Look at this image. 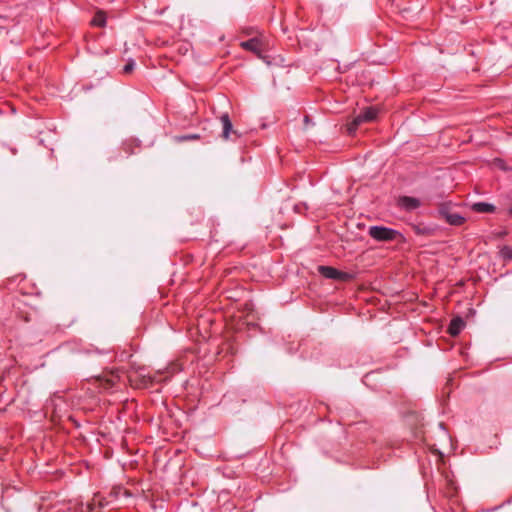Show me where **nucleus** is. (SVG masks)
Returning <instances> with one entry per match:
<instances>
[{"instance_id":"f257e3e1","label":"nucleus","mask_w":512,"mask_h":512,"mask_svg":"<svg viewBox=\"0 0 512 512\" xmlns=\"http://www.w3.org/2000/svg\"><path fill=\"white\" fill-rule=\"evenodd\" d=\"M378 115V109L370 106L364 108L357 116L353 118L351 122L347 124V132L352 135L356 132L359 125L365 122H372L376 120Z\"/></svg>"},{"instance_id":"f03ea898","label":"nucleus","mask_w":512,"mask_h":512,"mask_svg":"<svg viewBox=\"0 0 512 512\" xmlns=\"http://www.w3.org/2000/svg\"><path fill=\"white\" fill-rule=\"evenodd\" d=\"M368 234L377 241H392L399 235L396 230L383 226H371Z\"/></svg>"},{"instance_id":"7ed1b4c3","label":"nucleus","mask_w":512,"mask_h":512,"mask_svg":"<svg viewBox=\"0 0 512 512\" xmlns=\"http://www.w3.org/2000/svg\"><path fill=\"white\" fill-rule=\"evenodd\" d=\"M318 271L321 275L329 279H336L340 281H349L352 279L351 274L339 271L330 266H319Z\"/></svg>"},{"instance_id":"20e7f679","label":"nucleus","mask_w":512,"mask_h":512,"mask_svg":"<svg viewBox=\"0 0 512 512\" xmlns=\"http://www.w3.org/2000/svg\"><path fill=\"white\" fill-rule=\"evenodd\" d=\"M439 213L450 225L460 226L465 222V218L453 212L450 206L442 205L439 208Z\"/></svg>"},{"instance_id":"39448f33","label":"nucleus","mask_w":512,"mask_h":512,"mask_svg":"<svg viewBox=\"0 0 512 512\" xmlns=\"http://www.w3.org/2000/svg\"><path fill=\"white\" fill-rule=\"evenodd\" d=\"M240 46L243 49L256 54L258 57H261L263 52V42L257 37H253L247 41L241 42Z\"/></svg>"},{"instance_id":"423d86ee","label":"nucleus","mask_w":512,"mask_h":512,"mask_svg":"<svg viewBox=\"0 0 512 512\" xmlns=\"http://www.w3.org/2000/svg\"><path fill=\"white\" fill-rule=\"evenodd\" d=\"M97 380L103 388L109 389L119 380V375L115 371H110L99 376Z\"/></svg>"},{"instance_id":"0eeeda50","label":"nucleus","mask_w":512,"mask_h":512,"mask_svg":"<svg viewBox=\"0 0 512 512\" xmlns=\"http://www.w3.org/2000/svg\"><path fill=\"white\" fill-rule=\"evenodd\" d=\"M396 202L401 208L407 211L414 210L420 206V201L417 198L409 196H399Z\"/></svg>"},{"instance_id":"6e6552de","label":"nucleus","mask_w":512,"mask_h":512,"mask_svg":"<svg viewBox=\"0 0 512 512\" xmlns=\"http://www.w3.org/2000/svg\"><path fill=\"white\" fill-rule=\"evenodd\" d=\"M220 120H221V123H222V126H223L222 137L224 139H226V140L229 139L230 133H233L234 135L239 137V134L237 133V131L232 129L233 126H232V122L230 120V117H229L228 113L222 114L221 117H220Z\"/></svg>"},{"instance_id":"1a4fd4ad","label":"nucleus","mask_w":512,"mask_h":512,"mask_svg":"<svg viewBox=\"0 0 512 512\" xmlns=\"http://www.w3.org/2000/svg\"><path fill=\"white\" fill-rule=\"evenodd\" d=\"M465 322L461 317H455L451 320L450 325L448 327V332L451 336H457L461 330L464 328Z\"/></svg>"},{"instance_id":"9d476101","label":"nucleus","mask_w":512,"mask_h":512,"mask_svg":"<svg viewBox=\"0 0 512 512\" xmlns=\"http://www.w3.org/2000/svg\"><path fill=\"white\" fill-rule=\"evenodd\" d=\"M121 148L127 155H132L135 149L140 148V141L134 138L126 139L122 142Z\"/></svg>"},{"instance_id":"9b49d317","label":"nucleus","mask_w":512,"mask_h":512,"mask_svg":"<svg viewBox=\"0 0 512 512\" xmlns=\"http://www.w3.org/2000/svg\"><path fill=\"white\" fill-rule=\"evenodd\" d=\"M492 167L499 169L507 174V177L512 180V167L502 158H494L491 162Z\"/></svg>"},{"instance_id":"f8f14e48","label":"nucleus","mask_w":512,"mask_h":512,"mask_svg":"<svg viewBox=\"0 0 512 512\" xmlns=\"http://www.w3.org/2000/svg\"><path fill=\"white\" fill-rule=\"evenodd\" d=\"M91 25L104 27L106 25V13L102 10H98L91 20Z\"/></svg>"},{"instance_id":"ddd939ff","label":"nucleus","mask_w":512,"mask_h":512,"mask_svg":"<svg viewBox=\"0 0 512 512\" xmlns=\"http://www.w3.org/2000/svg\"><path fill=\"white\" fill-rule=\"evenodd\" d=\"M473 209L479 213H490L494 211V206L488 203H475Z\"/></svg>"},{"instance_id":"4468645a","label":"nucleus","mask_w":512,"mask_h":512,"mask_svg":"<svg viewBox=\"0 0 512 512\" xmlns=\"http://www.w3.org/2000/svg\"><path fill=\"white\" fill-rule=\"evenodd\" d=\"M198 139H200V135L199 134H195V133L185 134V135H181V136H177L176 137V140L178 142H184V141H190V140H198Z\"/></svg>"},{"instance_id":"2eb2a0df","label":"nucleus","mask_w":512,"mask_h":512,"mask_svg":"<svg viewBox=\"0 0 512 512\" xmlns=\"http://www.w3.org/2000/svg\"><path fill=\"white\" fill-rule=\"evenodd\" d=\"M413 230L418 235H428L430 234L431 230L427 227L421 226V225H413Z\"/></svg>"},{"instance_id":"dca6fc26","label":"nucleus","mask_w":512,"mask_h":512,"mask_svg":"<svg viewBox=\"0 0 512 512\" xmlns=\"http://www.w3.org/2000/svg\"><path fill=\"white\" fill-rule=\"evenodd\" d=\"M501 255H502L505 259H512V247H510V246H504V247L501 249Z\"/></svg>"},{"instance_id":"f3484780","label":"nucleus","mask_w":512,"mask_h":512,"mask_svg":"<svg viewBox=\"0 0 512 512\" xmlns=\"http://www.w3.org/2000/svg\"><path fill=\"white\" fill-rule=\"evenodd\" d=\"M134 65L135 64L133 61L126 63L125 66L123 67V72L130 73L134 69Z\"/></svg>"},{"instance_id":"a211bd4d","label":"nucleus","mask_w":512,"mask_h":512,"mask_svg":"<svg viewBox=\"0 0 512 512\" xmlns=\"http://www.w3.org/2000/svg\"><path fill=\"white\" fill-rule=\"evenodd\" d=\"M154 381H155V382H158V381H160V379H158V378L156 377V375H155V376H153V377L149 376V377L147 378V381L145 380V384H146V383H148V382H149V383H152V382H154Z\"/></svg>"},{"instance_id":"6ab92c4d","label":"nucleus","mask_w":512,"mask_h":512,"mask_svg":"<svg viewBox=\"0 0 512 512\" xmlns=\"http://www.w3.org/2000/svg\"><path fill=\"white\" fill-rule=\"evenodd\" d=\"M81 512H89V507H87L86 510H82Z\"/></svg>"},{"instance_id":"aec40b11","label":"nucleus","mask_w":512,"mask_h":512,"mask_svg":"<svg viewBox=\"0 0 512 512\" xmlns=\"http://www.w3.org/2000/svg\"><path fill=\"white\" fill-rule=\"evenodd\" d=\"M509 212H510V214L512 215V207L510 208Z\"/></svg>"}]
</instances>
